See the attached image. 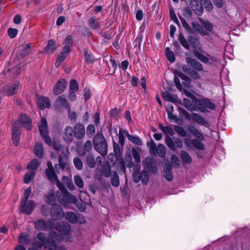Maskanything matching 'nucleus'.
Returning <instances> with one entry per match:
<instances>
[{"label": "nucleus", "mask_w": 250, "mask_h": 250, "mask_svg": "<svg viewBox=\"0 0 250 250\" xmlns=\"http://www.w3.org/2000/svg\"><path fill=\"white\" fill-rule=\"evenodd\" d=\"M144 167H147L152 170H157V168L156 166V161L153 157L147 158L145 161L143 162Z\"/></svg>", "instance_id": "26"}, {"label": "nucleus", "mask_w": 250, "mask_h": 250, "mask_svg": "<svg viewBox=\"0 0 250 250\" xmlns=\"http://www.w3.org/2000/svg\"><path fill=\"white\" fill-rule=\"evenodd\" d=\"M46 177L53 184H57L58 188L62 192L64 199L59 198V202L63 206H66L68 203L75 204L77 199L74 196L71 195L63 187L62 184L58 180L57 175L54 169L46 168L45 170Z\"/></svg>", "instance_id": "2"}, {"label": "nucleus", "mask_w": 250, "mask_h": 250, "mask_svg": "<svg viewBox=\"0 0 250 250\" xmlns=\"http://www.w3.org/2000/svg\"><path fill=\"white\" fill-rule=\"evenodd\" d=\"M67 86V83L64 79L59 80L56 83L53 92L55 95H58L62 93Z\"/></svg>", "instance_id": "17"}, {"label": "nucleus", "mask_w": 250, "mask_h": 250, "mask_svg": "<svg viewBox=\"0 0 250 250\" xmlns=\"http://www.w3.org/2000/svg\"><path fill=\"white\" fill-rule=\"evenodd\" d=\"M167 60L171 62H173L175 61V56L173 52L171 51L169 47H167L165 52Z\"/></svg>", "instance_id": "46"}, {"label": "nucleus", "mask_w": 250, "mask_h": 250, "mask_svg": "<svg viewBox=\"0 0 250 250\" xmlns=\"http://www.w3.org/2000/svg\"><path fill=\"white\" fill-rule=\"evenodd\" d=\"M56 48L57 47L56 46L55 42L52 40H49L48 41L47 46L44 48V51L48 54L52 53L55 51Z\"/></svg>", "instance_id": "33"}, {"label": "nucleus", "mask_w": 250, "mask_h": 250, "mask_svg": "<svg viewBox=\"0 0 250 250\" xmlns=\"http://www.w3.org/2000/svg\"><path fill=\"white\" fill-rule=\"evenodd\" d=\"M79 89L78 82L75 80H72L70 83L69 91H77Z\"/></svg>", "instance_id": "56"}, {"label": "nucleus", "mask_w": 250, "mask_h": 250, "mask_svg": "<svg viewBox=\"0 0 250 250\" xmlns=\"http://www.w3.org/2000/svg\"><path fill=\"white\" fill-rule=\"evenodd\" d=\"M174 129L180 136L185 137L187 135L186 131L182 126L175 125L174 126Z\"/></svg>", "instance_id": "41"}, {"label": "nucleus", "mask_w": 250, "mask_h": 250, "mask_svg": "<svg viewBox=\"0 0 250 250\" xmlns=\"http://www.w3.org/2000/svg\"><path fill=\"white\" fill-rule=\"evenodd\" d=\"M35 177V172L31 171L26 173L23 178L24 182L25 184H29Z\"/></svg>", "instance_id": "40"}, {"label": "nucleus", "mask_w": 250, "mask_h": 250, "mask_svg": "<svg viewBox=\"0 0 250 250\" xmlns=\"http://www.w3.org/2000/svg\"><path fill=\"white\" fill-rule=\"evenodd\" d=\"M140 167L135 166L134 167V171L133 173V180L135 183H138L141 181V174L139 173Z\"/></svg>", "instance_id": "39"}, {"label": "nucleus", "mask_w": 250, "mask_h": 250, "mask_svg": "<svg viewBox=\"0 0 250 250\" xmlns=\"http://www.w3.org/2000/svg\"><path fill=\"white\" fill-rule=\"evenodd\" d=\"M72 43L73 40L72 37L70 36H67L64 42V46H68V47H71Z\"/></svg>", "instance_id": "64"}, {"label": "nucleus", "mask_w": 250, "mask_h": 250, "mask_svg": "<svg viewBox=\"0 0 250 250\" xmlns=\"http://www.w3.org/2000/svg\"><path fill=\"white\" fill-rule=\"evenodd\" d=\"M198 20L202 25V29L205 32V34H203V36H208L209 33L212 31L213 28V24L208 20H205L202 18H198Z\"/></svg>", "instance_id": "18"}, {"label": "nucleus", "mask_w": 250, "mask_h": 250, "mask_svg": "<svg viewBox=\"0 0 250 250\" xmlns=\"http://www.w3.org/2000/svg\"><path fill=\"white\" fill-rule=\"evenodd\" d=\"M193 53L197 59L204 63H209L211 65H215L218 62V59L214 56L209 54H207V56H206L198 50H194Z\"/></svg>", "instance_id": "8"}, {"label": "nucleus", "mask_w": 250, "mask_h": 250, "mask_svg": "<svg viewBox=\"0 0 250 250\" xmlns=\"http://www.w3.org/2000/svg\"><path fill=\"white\" fill-rule=\"evenodd\" d=\"M92 148V142L90 140H87L85 143L84 146V149L83 150H79L78 153L80 155L83 156L84 155L85 153V152H89Z\"/></svg>", "instance_id": "36"}, {"label": "nucleus", "mask_w": 250, "mask_h": 250, "mask_svg": "<svg viewBox=\"0 0 250 250\" xmlns=\"http://www.w3.org/2000/svg\"><path fill=\"white\" fill-rule=\"evenodd\" d=\"M62 182L67 185V188L70 190H74L75 188L74 185L69 180V178L67 176H63L62 178Z\"/></svg>", "instance_id": "51"}, {"label": "nucleus", "mask_w": 250, "mask_h": 250, "mask_svg": "<svg viewBox=\"0 0 250 250\" xmlns=\"http://www.w3.org/2000/svg\"><path fill=\"white\" fill-rule=\"evenodd\" d=\"M70 47H68V46H64L60 55L57 58L55 62V65L57 67H58L63 60L66 58L68 54L70 52Z\"/></svg>", "instance_id": "19"}, {"label": "nucleus", "mask_w": 250, "mask_h": 250, "mask_svg": "<svg viewBox=\"0 0 250 250\" xmlns=\"http://www.w3.org/2000/svg\"><path fill=\"white\" fill-rule=\"evenodd\" d=\"M165 141L167 146L172 150H175L176 147L181 148L183 146V142L178 138H174V141L168 135L165 138Z\"/></svg>", "instance_id": "11"}, {"label": "nucleus", "mask_w": 250, "mask_h": 250, "mask_svg": "<svg viewBox=\"0 0 250 250\" xmlns=\"http://www.w3.org/2000/svg\"><path fill=\"white\" fill-rule=\"evenodd\" d=\"M66 155H63V154L59 156V165L62 169H68L69 165L66 161Z\"/></svg>", "instance_id": "35"}, {"label": "nucleus", "mask_w": 250, "mask_h": 250, "mask_svg": "<svg viewBox=\"0 0 250 250\" xmlns=\"http://www.w3.org/2000/svg\"><path fill=\"white\" fill-rule=\"evenodd\" d=\"M93 145L95 149L102 156L107 153V145L103 135L97 133L94 138Z\"/></svg>", "instance_id": "5"}, {"label": "nucleus", "mask_w": 250, "mask_h": 250, "mask_svg": "<svg viewBox=\"0 0 250 250\" xmlns=\"http://www.w3.org/2000/svg\"><path fill=\"white\" fill-rule=\"evenodd\" d=\"M188 129L190 132L196 138L191 140L190 142L189 139H185L184 142L186 145L188 147H190V145H191L195 148L200 150H202L204 149V145L203 143L201 142L205 140L204 135L194 126L189 125L188 126Z\"/></svg>", "instance_id": "4"}, {"label": "nucleus", "mask_w": 250, "mask_h": 250, "mask_svg": "<svg viewBox=\"0 0 250 250\" xmlns=\"http://www.w3.org/2000/svg\"><path fill=\"white\" fill-rule=\"evenodd\" d=\"M19 120L21 124L26 129L30 130L31 129V121L30 118L25 114H21Z\"/></svg>", "instance_id": "23"}, {"label": "nucleus", "mask_w": 250, "mask_h": 250, "mask_svg": "<svg viewBox=\"0 0 250 250\" xmlns=\"http://www.w3.org/2000/svg\"><path fill=\"white\" fill-rule=\"evenodd\" d=\"M162 97L167 101L176 103L177 101V97L168 92H163L162 93Z\"/></svg>", "instance_id": "32"}, {"label": "nucleus", "mask_w": 250, "mask_h": 250, "mask_svg": "<svg viewBox=\"0 0 250 250\" xmlns=\"http://www.w3.org/2000/svg\"><path fill=\"white\" fill-rule=\"evenodd\" d=\"M181 23L185 30L187 32H190L191 31V28L187 21L183 18H180Z\"/></svg>", "instance_id": "61"}, {"label": "nucleus", "mask_w": 250, "mask_h": 250, "mask_svg": "<svg viewBox=\"0 0 250 250\" xmlns=\"http://www.w3.org/2000/svg\"><path fill=\"white\" fill-rule=\"evenodd\" d=\"M86 161L89 167H94L95 166V161L92 156H88L86 158Z\"/></svg>", "instance_id": "59"}, {"label": "nucleus", "mask_w": 250, "mask_h": 250, "mask_svg": "<svg viewBox=\"0 0 250 250\" xmlns=\"http://www.w3.org/2000/svg\"><path fill=\"white\" fill-rule=\"evenodd\" d=\"M20 82L16 81L6 84L1 90V93L7 96H12L17 93Z\"/></svg>", "instance_id": "9"}, {"label": "nucleus", "mask_w": 250, "mask_h": 250, "mask_svg": "<svg viewBox=\"0 0 250 250\" xmlns=\"http://www.w3.org/2000/svg\"><path fill=\"white\" fill-rule=\"evenodd\" d=\"M190 5L197 15L200 16L203 14V8L202 5L199 3L198 0H190Z\"/></svg>", "instance_id": "22"}, {"label": "nucleus", "mask_w": 250, "mask_h": 250, "mask_svg": "<svg viewBox=\"0 0 250 250\" xmlns=\"http://www.w3.org/2000/svg\"><path fill=\"white\" fill-rule=\"evenodd\" d=\"M40 163L39 161L36 159L32 160L27 165V168L30 171H34L36 170L39 167Z\"/></svg>", "instance_id": "38"}, {"label": "nucleus", "mask_w": 250, "mask_h": 250, "mask_svg": "<svg viewBox=\"0 0 250 250\" xmlns=\"http://www.w3.org/2000/svg\"><path fill=\"white\" fill-rule=\"evenodd\" d=\"M194 69L198 71H202L203 70V65L199 62L196 61L191 66Z\"/></svg>", "instance_id": "62"}, {"label": "nucleus", "mask_w": 250, "mask_h": 250, "mask_svg": "<svg viewBox=\"0 0 250 250\" xmlns=\"http://www.w3.org/2000/svg\"><path fill=\"white\" fill-rule=\"evenodd\" d=\"M65 219L72 224L79 223L80 224L85 223V220L82 215L76 214L72 212H68L65 214Z\"/></svg>", "instance_id": "12"}, {"label": "nucleus", "mask_w": 250, "mask_h": 250, "mask_svg": "<svg viewBox=\"0 0 250 250\" xmlns=\"http://www.w3.org/2000/svg\"><path fill=\"white\" fill-rule=\"evenodd\" d=\"M192 38L191 36H189L188 37V40L182 34H179L178 35V40L182 45L183 47H184L186 49H188L190 48V45L189 44V42H191V39Z\"/></svg>", "instance_id": "28"}, {"label": "nucleus", "mask_w": 250, "mask_h": 250, "mask_svg": "<svg viewBox=\"0 0 250 250\" xmlns=\"http://www.w3.org/2000/svg\"><path fill=\"white\" fill-rule=\"evenodd\" d=\"M156 150L158 155L160 157L164 158L165 157L166 150L165 146L163 144H159Z\"/></svg>", "instance_id": "44"}, {"label": "nucleus", "mask_w": 250, "mask_h": 250, "mask_svg": "<svg viewBox=\"0 0 250 250\" xmlns=\"http://www.w3.org/2000/svg\"><path fill=\"white\" fill-rule=\"evenodd\" d=\"M111 172L110 167L107 165H104L102 167H98L95 177L98 180H100L103 175L105 177H109L111 175Z\"/></svg>", "instance_id": "16"}, {"label": "nucleus", "mask_w": 250, "mask_h": 250, "mask_svg": "<svg viewBox=\"0 0 250 250\" xmlns=\"http://www.w3.org/2000/svg\"><path fill=\"white\" fill-rule=\"evenodd\" d=\"M201 4L204 6L206 9L211 10L213 8V5L210 0H200Z\"/></svg>", "instance_id": "52"}, {"label": "nucleus", "mask_w": 250, "mask_h": 250, "mask_svg": "<svg viewBox=\"0 0 250 250\" xmlns=\"http://www.w3.org/2000/svg\"><path fill=\"white\" fill-rule=\"evenodd\" d=\"M149 180V176L147 171L143 170L141 173V181L144 184H147Z\"/></svg>", "instance_id": "48"}, {"label": "nucleus", "mask_w": 250, "mask_h": 250, "mask_svg": "<svg viewBox=\"0 0 250 250\" xmlns=\"http://www.w3.org/2000/svg\"><path fill=\"white\" fill-rule=\"evenodd\" d=\"M19 54L22 57L28 55L31 51V48L29 43H26L21 45L18 49Z\"/></svg>", "instance_id": "27"}, {"label": "nucleus", "mask_w": 250, "mask_h": 250, "mask_svg": "<svg viewBox=\"0 0 250 250\" xmlns=\"http://www.w3.org/2000/svg\"><path fill=\"white\" fill-rule=\"evenodd\" d=\"M159 127L165 134L170 136H173L174 135V130L170 126H164L162 124H159Z\"/></svg>", "instance_id": "37"}, {"label": "nucleus", "mask_w": 250, "mask_h": 250, "mask_svg": "<svg viewBox=\"0 0 250 250\" xmlns=\"http://www.w3.org/2000/svg\"><path fill=\"white\" fill-rule=\"evenodd\" d=\"M53 148L57 151V154L60 156L62 154L65 155L68 153V149L63 146L54 143L53 144Z\"/></svg>", "instance_id": "29"}, {"label": "nucleus", "mask_w": 250, "mask_h": 250, "mask_svg": "<svg viewBox=\"0 0 250 250\" xmlns=\"http://www.w3.org/2000/svg\"><path fill=\"white\" fill-rule=\"evenodd\" d=\"M56 230H58L60 234L51 231L49 233L48 238L47 239L44 233L41 232L38 234L37 238L41 241V244L39 245V247H44L49 250H66L62 246H57V243H59L63 239L69 241V235L71 228L67 223H62L56 227Z\"/></svg>", "instance_id": "1"}, {"label": "nucleus", "mask_w": 250, "mask_h": 250, "mask_svg": "<svg viewBox=\"0 0 250 250\" xmlns=\"http://www.w3.org/2000/svg\"><path fill=\"white\" fill-rule=\"evenodd\" d=\"M59 194V192L58 191L56 194L54 190H51L47 195L45 196V202L53 206L50 213L53 220L61 219L64 215L62 207L60 205L56 204L57 198L59 200V198L64 199L62 192L61 191V195H58Z\"/></svg>", "instance_id": "3"}, {"label": "nucleus", "mask_w": 250, "mask_h": 250, "mask_svg": "<svg viewBox=\"0 0 250 250\" xmlns=\"http://www.w3.org/2000/svg\"><path fill=\"white\" fill-rule=\"evenodd\" d=\"M171 166L168 165L167 169L164 171L163 174L165 178L169 181H171L173 179V176L171 172Z\"/></svg>", "instance_id": "42"}, {"label": "nucleus", "mask_w": 250, "mask_h": 250, "mask_svg": "<svg viewBox=\"0 0 250 250\" xmlns=\"http://www.w3.org/2000/svg\"><path fill=\"white\" fill-rule=\"evenodd\" d=\"M73 129L74 135L77 139H82L84 137L85 130L83 125L77 123Z\"/></svg>", "instance_id": "15"}, {"label": "nucleus", "mask_w": 250, "mask_h": 250, "mask_svg": "<svg viewBox=\"0 0 250 250\" xmlns=\"http://www.w3.org/2000/svg\"><path fill=\"white\" fill-rule=\"evenodd\" d=\"M88 25L91 29L95 30L99 26V23L97 20L91 18L88 20Z\"/></svg>", "instance_id": "45"}, {"label": "nucleus", "mask_w": 250, "mask_h": 250, "mask_svg": "<svg viewBox=\"0 0 250 250\" xmlns=\"http://www.w3.org/2000/svg\"><path fill=\"white\" fill-rule=\"evenodd\" d=\"M34 154L36 156L39 158H41L43 155V149L42 145L41 143H37L34 146Z\"/></svg>", "instance_id": "30"}, {"label": "nucleus", "mask_w": 250, "mask_h": 250, "mask_svg": "<svg viewBox=\"0 0 250 250\" xmlns=\"http://www.w3.org/2000/svg\"><path fill=\"white\" fill-rule=\"evenodd\" d=\"M74 180L76 186L82 188L83 187L84 184L82 178L79 175H76L74 178Z\"/></svg>", "instance_id": "54"}, {"label": "nucleus", "mask_w": 250, "mask_h": 250, "mask_svg": "<svg viewBox=\"0 0 250 250\" xmlns=\"http://www.w3.org/2000/svg\"><path fill=\"white\" fill-rule=\"evenodd\" d=\"M73 129L70 126H67L63 131V139L66 142L71 143L73 140Z\"/></svg>", "instance_id": "24"}, {"label": "nucleus", "mask_w": 250, "mask_h": 250, "mask_svg": "<svg viewBox=\"0 0 250 250\" xmlns=\"http://www.w3.org/2000/svg\"><path fill=\"white\" fill-rule=\"evenodd\" d=\"M95 127L93 125H88L86 128V132L88 135L92 136L95 133Z\"/></svg>", "instance_id": "60"}, {"label": "nucleus", "mask_w": 250, "mask_h": 250, "mask_svg": "<svg viewBox=\"0 0 250 250\" xmlns=\"http://www.w3.org/2000/svg\"><path fill=\"white\" fill-rule=\"evenodd\" d=\"M39 128L41 137L45 143L49 146H51L52 140L48 135L47 122L45 118H42L39 125Z\"/></svg>", "instance_id": "7"}, {"label": "nucleus", "mask_w": 250, "mask_h": 250, "mask_svg": "<svg viewBox=\"0 0 250 250\" xmlns=\"http://www.w3.org/2000/svg\"><path fill=\"white\" fill-rule=\"evenodd\" d=\"M21 206L22 212L29 215L34 209L35 203L32 200L23 201L21 202Z\"/></svg>", "instance_id": "13"}, {"label": "nucleus", "mask_w": 250, "mask_h": 250, "mask_svg": "<svg viewBox=\"0 0 250 250\" xmlns=\"http://www.w3.org/2000/svg\"><path fill=\"white\" fill-rule=\"evenodd\" d=\"M191 26L194 33L201 35H203V34H205V32L202 29L203 26L200 22L193 21L191 23Z\"/></svg>", "instance_id": "31"}, {"label": "nucleus", "mask_w": 250, "mask_h": 250, "mask_svg": "<svg viewBox=\"0 0 250 250\" xmlns=\"http://www.w3.org/2000/svg\"><path fill=\"white\" fill-rule=\"evenodd\" d=\"M192 121L205 127H208V122L203 116H201L199 114L192 112Z\"/></svg>", "instance_id": "21"}, {"label": "nucleus", "mask_w": 250, "mask_h": 250, "mask_svg": "<svg viewBox=\"0 0 250 250\" xmlns=\"http://www.w3.org/2000/svg\"><path fill=\"white\" fill-rule=\"evenodd\" d=\"M62 223V222H61L54 227V224H53L51 220H49L47 222H46L44 220L40 219L35 222V228L38 230H47L54 228L56 229V227Z\"/></svg>", "instance_id": "10"}, {"label": "nucleus", "mask_w": 250, "mask_h": 250, "mask_svg": "<svg viewBox=\"0 0 250 250\" xmlns=\"http://www.w3.org/2000/svg\"><path fill=\"white\" fill-rule=\"evenodd\" d=\"M55 108L57 110H60L62 108H67L68 111L70 110V106L66 99L62 96H60L56 99L55 103Z\"/></svg>", "instance_id": "14"}, {"label": "nucleus", "mask_w": 250, "mask_h": 250, "mask_svg": "<svg viewBox=\"0 0 250 250\" xmlns=\"http://www.w3.org/2000/svg\"><path fill=\"white\" fill-rule=\"evenodd\" d=\"M183 104L184 106L189 111L193 112L196 111V105L194 104L192 101L184 98L183 100Z\"/></svg>", "instance_id": "34"}, {"label": "nucleus", "mask_w": 250, "mask_h": 250, "mask_svg": "<svg viewBox=\"0 0 250 250\" xmlns=\"http://www.w3.org/2000/svg\"><path fill=\"white\" fill-rule=\"evenodd\" d=\"M194 104L196 105V111L203 113L208 112V109L214 110L216 107L215 104L209 99L206 97L197 100Z\"/></svg>", "instance_id": "6"}, {"label": "nucleus", "mask_w": 250, "mask_h": 250, "mask_svg": "<svg viewBox=\"0 0 250 250\" xmlns=\"http://www.w3.org/2000/svg\"><path fill=\"white\" fill-rule=\"evenodd\" d=\"M29 241V236L24 233H21L19 237V242L21 244H26Z\"/></svg>", "instance_id": "53"}, {"label": "nucleus", "mask_w": 250, "mask_h": 250, "mask_svg": "<svg viewBox=\"0 0 250 250\" xmlns=\"http://www.w3.org/2000/svg\"><path fill=\"white\" fill-rule=\"evenodd\" d=\"M111 183L112 185L115 187H118L120 185L119 178L118 174L114 172L111 178Z\"/></svg>", "instance_id": "47"}, {"label": "nucleus", "mask_w": 250, "mask_h": 250, "mask_svg": "<svg viewBox=\"0 0 250 250\" xmlns=\"http://www.w3.org/2000/svg\"><path fill=\"white\" fill-rule=\"evenodd\" d=\"M181 156L183 161L185 163L187 164L191 163L192 161V159L188 153H187L186 151H183L181 152Z\"/></svg>", "instance_id": "50"}, {"label": "nucleus", "mask_w": 250, "mask_h": 250, "mask_svg": "<svg viewBox=\"0 0 250 250\" xmlns=\"http://www.w3.org/2000/svg\"><path fill=\"white\" fill-rule=\"evenodd\" d=\"M37 105L40 109L49 108L51 105L50 101L47 97L41 96L38 99Z\"/></svg>", "instance_id": "20"}, {"label": "nucleus", "mask_w": 250, "mask_h": 250, "mask_svg": "<svg viewBox=\"0 0 250 250\" xmlns=\"http://www.w3.org/2000/svg\"><path fill=\"white\" fill-rule=\"evenodd\" d=\"M32 192L31 187H28L25 190L23 196L21 198V201L28 200Z\"/></svg>", "instance_id": "58"}, {"label": "nucleus", "mask_w": 250, "mask_h": 250, "mask_svg": "<svg viewBox=\"0 0 250 250\" xmlns=\"http://www.w3.org/2000/svg\"><path fill=\"white\" fill-rule=\"evenodd\" d=\"M73 163L78 170H81L83 167V164L81 160L79 158H74L73 159Z\"/></svg>", "instance_id": "55"}, {"label": "nucleus", "mask_w": 250, "mask_h": 250, "mask_svg": "<svg viewBox=\"0 0 250 250\" xmlns=\"http://www.w3.org/2000/svg\"><path fill=\"white\" fill-rule=\"evenodd\" d=\"M128 139L135 145L141 146L142 142L139 137L130 135L128 137Z\"/></svg>", "instance_id": "57"}, {"label": "nucleus", "mask_w": 250, "mask_h": 250, "mask_svg": "<svg viewBox=\"0 0 250 250\" xmlns=\"http://www.w3.org/2000/svg\"><path fill=\"white\" fill-rule=\"evenodd\" d=\"M21 134V130L20 128L14 125L12 132V139L16 146H17L19 144Z\"/></svg>", "instance_id": "25"}, {"label": "nucleus", "mask_w": 250, "mask_h": 250, "mask_svg": "<svg viewBox=\"0 0 250 250\" xmlns=\"http://www.w3.org/2000/svg\"><path fill=\"white\" fill-rule=\"evenodd\" d=\"M17 33L18 30L16 29L9 28L8 30V35L11 38L15 37Z\"/></svg>", "instance_id": "63"}, {"label": "nucleus", "mask_w": 250, "mask_h": 250, "mask_svg": "<svg viewBox=\"0 0 250 250\" xmlns=\"http://www.w3.org/2000/svg\"><path fill=\"white\" fill-rule=\"evenodd\" d=\"M167 117L169 120L173 121L175 123L178 124H182V121L180 122V120L178 118L177 116L173 114V111L170 110H167Z\"/></svg>", "instance_id": "43"}, {"label": "nucleus", "mask_w": 250, "mask_h": 250, "mask_svg": "<svg viewBox=\"0 0 250 250\" xmlns=\"http://www.w3.org/2000/svg\"><path fill=\"white\" fill-rule=\"evenodd\" d=\"M178 110L180 114L183 115V116L187 120L189 121H192V113L191 114H189L186 110L182 108H179Z\"/></svg>", "instance_id": "49"}]
</instances>
